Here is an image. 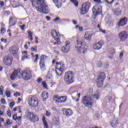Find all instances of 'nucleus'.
<instances>
[{
  "label": "nucleus",
  "mask_w": 128,
  "mask_h": 128,
  "mask_svg": "<svg viewBox=\"0 0 128 128\" xmlns=\"http://www.w3.org/2000/svg\"><path fill=\"white\" fill-rule=\"evenodd\" d=\"M30 2H32V8H36L38 12L44 14H48V6L44 4V0H30Z\"/></svg>",
  "instance_id": "f257e3e1"
},
{
  "label": "nucleus",
  "mask_w": 128,
  "mask_h": 128,
  "mask_svg": "<svg viewBox=\"0 0 128 128\" xmlns=\"http://www.w3.org/2000/svg\"><path fill=\"white\" fill-rule=\"evenodd\" d=\"M76 48H78L77 50L78 54H86V52L88 46L86 44V43L82 42V40H77Z\"/></svg>",
  "instance_id": "f03ea898"
},
{
  "label": "nucleus",
  "mask_w": 128,
  "mask_h": 128,
  "mask_svg": "<svg viewBox=\"0 0 128 128\" xmlns=\"http://www.w3.org/2000/svg\"><path fill=\"white\" fill-rule=\"evenodd\" d=\"M82 102L87 108H92L94 104V100L90 96L86 95L82 98Z\"/></svg>",
  "instance_id": "7ed1b4c3"
},
{
  "label": "nucleus",
  "mask_w": 128,
  "mask_h": 128,
  "mask_svg": "<svg viewBox=\"0 0 128 128\" xmlns=\"http://www.w3.org/2000/svg\"><path fill=\"white\" fill-rule=\"evenodd\" d=\"M51 36L54 40L56 42H54V44H60V35L58 32H56V30H52L51 31Z\"/></svg>",
  "instance_id": "20e7f679"
},
{
  "label": "nucleus",
  "mask_w": 128,
  "mask_h": 128,
  "mask_svg": "<svg viewBox=\"0 0 128 128\" xmlns=\"http://www.w3.org/2000/svg\"><path fill=\"white\" fill-rule=\"evenodd\" d=\"M28 104L30 106L36 108L38 106V99L35 96H30Z\"/></svg>",
  "instance_id": "39448f33"
},
{
  "label": "nucleus",
  "mask_w": 128,
  "mask_h": 128,
  "mask_svg": "<svg viewBox=\"0 0 128 128\" xmlns=\"http://www.w3.org/2000/svg\"><path fill=\"white\" fill-rule=\"evenodd\" d=\"M48 58V57L46 55L42 54L40 56V60L39 62V66H40L42 70L44 71L46 70V64H46V62L44 60H46Z\"/></svg>",
  "instance_id": "423d86ee"
},
{
  "label": "nucleus",
  "mask_w": 128,
  "mask_h": 128,
  "mask_svg": "<svg viewBox=\"0 0 128 128\" xmlns=\"http://www.w3.org/2000/svg\"><path fill=\"white\" fill-rule=\"evenodd\" d=\"M90 2H86V3H84L82 4V7L80 9V14H88V10L90 9Z\"/></svg>",
  "instance_id": "0eeeda50"
},
{
  "label": "nucleus",
  "mask_w": 128,
  "mask_h": 128,
  "mask_svg": "<svg viewBox=\"0 0 128 128\" xmlns=\"http://www.w3.org/2000/svg\"><path fill=\"white\" fill-rule=\"evenodd\" d=\"M26 116L28 118H30L32 122H38V117L37 116L34 114L28 112V111H26Z\"/></svg>",
  "instance_id": "6e6552de"
},
{
  "label": "nucleus",
  "mask_w": 128,
  "mask_h": 128,
  "mask_svg": "<svg viewBox=\"0 0 128 128\" xmlns=\"http://www.w3.org/2000/svg\"><path fill=\"white\" fill-rule=\"evenodd\" d=\"M70 42L67 41L66 42L65 46L62 47L61 52H62L63 54H68L70 50Z\"/></svg>",
  "instance_id": "1a4fd4ad"
},
{
  "label": "nucleus",
  "mask_w": 128,
  "mask_h": 128,
  "mask_svg": "<svg viewBox=\"0 0 128 128\" xmlns=\"http://www.w3.org/2000/svg\"><path fill=\"white\" fill-rule=\"evenodd\" d=\"M22 76L23 80H28L32 78V72L28 70L24 71L22 74Z\"/></svg>",
  "instance_id": "9d476101"
},
{
  "label": "nucleus",
  "mask_w": 128,
  "mask_h": 128,
  "mask_svg": "<svg viewBox=\"0 0 128 128\" xmlns=\"http://www.w3.org/2000/svg\"><path fill=\"white\" fill-rule=\"evenodd\" d=\"M118 38L121 42H124L128 38V34L126 31H122L118 34Z\"/></svg>",
  "instance_id": "9b49d317"
},
{
  "label": "nucleus",
  "mask_w": 128,
  "mask_h": 128,
  "mask_svg": "<svg viewBox=\"0 0 128 128\" xmlns=\"http://www.w3.org/2000/svg\"><path fill=\"white\" fill-rule=\"evenodd\" d=\"M62 112L64 116L67 117L70 116L74 114V112L70 108H63Z\"/></svg>",
  "instance_id": "f8f14e48"
},
{
  "label": "nucleus",
  "mask_w": 128,
  "mask_h": 128,
  "mask_svg": "<svg viewBox=\"0 0 128 128\" xmlns=\"http://www.w3.org/2000/svg\"><path fill=\"white\" fill-rule=\"evenodd\" d=\"M72 72L68 71L64 74V80H72L74 76H72Z\"/></svg>",
  "instance_id": "ddd939ff"
},
{
  "label": "nucleus",
  "mask_w": 128,
  "mask_h": 128,
  "mask_svg": "<svg viewBox=\"0 0 128 128\" xmlns=\"http://www.w3.org/2000/svg\"><path fill=\"white\" fill-rule=\"evenodd\" d=\"M9 52L10 54L14 56H18V48L14 46L10 48Z\"/></svg>",
  "instance_id": "4468645a"
},
{
  "label": "nucleus",
  "mask_w": 128,
  "mask_h": 128,
  "mask_svg": "<svg viewBox=\"0 0 128 128\" xmlns=\"http://www.w3.org/2000/svg\"><path fill=\"white\" fill-rule=\"evenodd\" d=\"M102 8L98 6V5H96L92 9V13L96 16H98L100 14Z\"/></svg>",
  "instance_id": "2eb2a0df"
},
{
  "label": "nucleus",
  "mask_w": 128,
  "mask_h": 128,
  "mask_svg": "<svg viewBox=\"0 0 128 128\" xmlns=\"http://www.w3.org/2000/svg\"><path fill=\"white\" fill-rule=\"evenodd\" d=\"M4 64H6V66H11L12 60L10 58V56H7L4 57Z\"/></svg>",
  "instance_id": "dca6fc26"
},
{
  "label": "nucleus",
  "mask_w": 128,
  "mask_h": 128,
  "mask_svg": "<svg viewBox=\"0 0 128 128\" xmlns=\"http://www.w3.org/2000/svg\"><path fill=\"white\" fill-rule=\"evenodd\" d=\"M128 24V18L124 17L120 19L118 23V26H124Z\"/></svg>",
  "instance_id": "f3484780"
},
{
  "label": "nucleus",
  "mask_w": 128,
  "mask_h": 128,
  "mask_svg": "<svg viewBox=\"0 0 128 128\" xmlns=\"http://www.w3.org/2000/svg\"><path fill=\"white\" fill-rule=\"evenodd\" d=\"M20 74V70H14V72H12L11 76H10V78L11 80H14L15 78H16V77L18 76V74Z\"/></svg>",
  "instance_id": "a211bd4d"
},
{
  "label": "nucleus",
  "mask_w": 128,
  "mask_h": 128,
  "mask_svg": "<svg viewBox=\"0 0 128 128\" xmlns=\"http://www.w3.org/2000/svg\"><path fill=\"white\" fill-rule=\"evenodd\" d=\"M110 125L112 128H116L118 126V121L116 118H113L112 120L110 122Z\"/></svg>",
  "instance_id": "6ab92c4d"
},
{
  "label": "nucleus",
  "mask_w": 128,
  "mask_h": 128,
  "mask_svg": "<svg viewBox=\"0 0 128 128\" xmlns=\"http://www.w3.org/2000/svg\"><path fill=\"white\" fill-rule=\"evenodd\" d=\"M103 45L104 44H102L100 43V42H99L97 43H95L94 44L93 48L94 50H98L102 48Z\"/></svg>",
  "instance_id": "aec40b11"
},
{
  "label": "nucleus",
  "mask_w": 128,
  "mask_h": 128,
  "mask_svg": "<svg viewBox=\"0 0 128 128\" xmlns=\"http://www.w3.org/2000/svg\"><path fill=\"white\" fill-rule=\"evenodd\" d=\"M52 124L56 126L60 124V118L58 116H54L52 119Z\"/></svg>",
  "instance_id": "412c9836"
},
{
  "label": "nucleus",
  "mask_w": 128,
  "mask_h": 128,
  "mask_svg": "<svg viewBox=\"0 0 128 128\" xmlns=\"http://www.w3.org/2000/svg\"><path fill=\"white\" fill-rule=\"evenodd\" d=\"M54 2L57 8H60L62 6V0H52Z\"/></svg>",
  "instance_id": "4be33fe9"
},
{
  "label": "nucleus",
  "mask_w": 128,
  "mask_h": 128,
  "mask_svg": "<svg viewBox=\"0 0 128 128\" xmlns=\"http://www.w3.org/2000/svg\"><path fill=\"white\" fill-rule=\"evenodd\" d=\"M104 78H106V74L104 72L100 73L98 76V80H104Z\"/></svg>",
  "instance_id": "5701e85b"
},
{
  "label": "nucleus",
  "mask_w": 128,
  "mask_h": 128,
  "mask_svg": "<svg viewBox=\"0 0 128 128\" xmlns=\"http://www.w3.org/2000/svg\"><path fill=\"white\" fill-rule=\"evenodd\" d=\"M62 70H64L62 69V66H60V68H56V72L58 76H62Z\"/></svg>",
  "instance_id": "b1692460"
},
{
  "label": "nucleus",
  "mask_w": 128,
  "mask_h": 128,
  "mask_svg": "<svg viewBox=\"0 0 128 128\" xmlns=\"http://www.w3.org/2000/svg\"><path fill=\"white\" fill-rule=\"evenodd\" d=\"M113 12L115 16H120L122 14V10H120V8L114 9Z\"/></svg>",
  "instance_id": "393cba45"
},
{
  "label": "nucleus",
  "mask_w": 128,
  "mask_h": 128,
  "mask_svg": "<svg viewBox=\"0 0 128 128\" xmlns=\"http://www.w3.org/2000/svg\"><path fill=\"white\" fill-rule=\"evenodd\" d=\"M92 34H88L86 32L84 34V38L87 40H90L92 39Z\"/></svg>",
  "instance_id": "a878e982"
},
{
  "label": "nucleus",
  "mask_w": 128,
  "mask_h": 128,
  "mask_svg": "<svg viewBox=\"0 0 128 128\" xmlns=\"http://www.w3.org/2000/svg\"><path fill=\"white\" fill-rule=\"evenodd\" d=\"M42 96L44 100H46L48 98V93L46 92H44L42 94Z\"/></svg>",
  "instance_id": "bb28decb"
},
{
  "label": "nucleus",
  "mask_w": 128,
  "mask_h": 128,
  "mask_svg": "<svg viewBox=\"0 0 128 128\" xmlns=\"http://www.w3.org/2000/svg\"><path fill=\"white\" fill-rule=\"evenodd\" d=\"M42 122L44 125V128H48V122H46V117H42Z\"/></svg>",
  "instance_id": "cd10ccee"
},
{
  "label": "nucleus",
  "mask_w": 128,
  "mask_h": 128,
  "mask_svg": "<svg viewBox=\"0 0 128 128\" xmlns=\"http://www.w3.org/2000/svg\"><path fill=\"white\" fill-rule=\"evenodd\" d=\"M45 80H52V75L50 73L48 72L47 76L44 77Z\"/></svg>",
  "instance_id": "c85d7f7f"
},
{
  "label": "nucleus",
  "mask_w": 128,
  "mask_h": 128,
  "mask_svg": "<svg viewBox=\"0 0 128 128\" xmlns=\"http://www.w3.org/2000/svg\"><path fill=\"white\" fill-rule=\"evenodd\" d=\"M66 100V98L64 96L60 97L58 102L61 104V102H64Z\"/></svg>",
  "instance_id": "c756f323"
},
{
  "label": "nucleus",
  "mask_w": 128,
  "mask_h": 128,
  "mask_svg": "<svg viewBox=\"0 0 128 128\" xmlns=\"http://www.w3.org/2000/svg\"><path fill=\"white\" fill-rule=\"evenodd\" d=\"M98 88H102L104 85V80H99L96 82Z\"/></svg>",
  "instance_id": "7c9ffc66"
},
{
  "label": "nucleus",
  "mask_w": 128,
  "mask_h": 128,
  "mask_svg": "<svg viewBox=\"0 0 128 128\" xmlns=\"http://www.w3.org/2000/svg\"><path fill=\"white\" fill-rule=\"evenodd\" d=\"M92 96L93 98H96V100H98V98H100V93L98 92L96 94H92Z\"/></svg>",
  "instance_id": "2f4dec72"
},
{
  "label": "nucleus",
  "mask_w": 128,
  "mask_h": 128,
  "mask_svg": "<svg viewBox=\"0 0 128 128\" xmlns=\"http://www.w3.org/2000/svg\"><path fill=\"white\" fill-rule=\"evenodd\" d=\"M70 1L72 2V4H74L76 6V8H78V2L76 0H70Z\"/></svg>",
  "instance_id": "473e14b6"
},
{
  "label": "nucleus",
  "mask_w": 128,
  "mask_h": 128,
  "mask_svg": "<svg viewBox=\"0 0 128 128\" xmlns=\"http://www.w3.org/2000/svg\"><path fill=\"white\" fill-rule=\"evenodd\" d=\"M60 97L58 96V95H55L54 96V100H56V102H58Z\"/></svg>",
  "instance_id": "72a5a7b5"
},
{
  "label": "nucleus",
  "mask_w": 128,
  "mask_h": 128,
  "mask_svg": "<svg viewBox=\"0 0 128 128\" xmlns=\"http://www.w3.org/2000/svg\"><path fill=\"white\" fill-rule=\"evenodd\" d=\"M38 46H34V48L32 47L30 48V50L32 52H38Z\"/></svg>",
  "instance_id": "f704fd0d"
},
{
  "label": "nucleus",
  "mask_w": 128,
  "mask_h": 128,
  "mask_svg": "<svg viewBox=\"0 0 128 128\" xmlns=\"http://www.w3.org/2000/svg\"><path fill=\"white\" fill-rule=\"evenodd\" d=\"M42 86L43 88H48V85L46 84V82L45 81L42 82Z\"/></svg>",
  "instance_id": "c9c22d12"
},
{
  "label": "nucleus",
  "mask_w": 128,
  "mask_h": 128,
  "mask_svg": "<svg viewBox=\"0 0 128 128\" xmlns=\"http://www.w3.org/2000/svg\"><path fill=\"white\" fill-rule=\"evenodd\" d=\"M12 124V120H10L8 119L6 120V124L7 126H8L10 124Z\"/></svg>",
  "instance_id": "e433bc0d"
},
{
  "label": "nucleus",
  "mask_w": 128,
  "mask_h": 128,
  "mask_svg": "<svg viewBox=\"0 0 128 128\" xmlns=\"http://www.w3.org/2000/svg\"><path fill=\"white\" fill-rule=\"evenodd\" d=\"M114 0H105L106 2L108 4H112L114 2Z\"/></svg>",
  "instance_id": "4c0bfd02"
},
{
  "label": "nucleus",
  "mask_w": 128,
  "mask_h": 128,
  "mask_svg": "<svg viewBox=\"0 0 128 128\" xmlns=\"http://www.w3.org/2000/svg\"><path fill=\"white\" fill-rule=\"evenodd\" d=\"M7 116H9V118H12V112H10V110H8L7 111Z\"/></svg>",
  "instance_id": "58836bf2"
},
{
  "label": "nucleus",
  "mask_w": 128,
  "mask_h": 128,
  "mask_svg": "<svg viewBox=\"0 0 128 128\" xmlns=\"http://www.w3.org/2000/svg\"><path fill=\"white\" fill-rule=\"evenodd\" d=\"M2 90H4V87L2 86H0V95L2 96L4 94V92H2Z\"/></svg>",
  "instance_id": "ea45409f"
},
{
  "label": "nucleus",
  "mask_w": 128,
  "mask_h": 128,
  "mask_svg": "<svg viewBox=\"0 0 128 128\" xmlns=\"http://www.w3.org/2000/svg\"><path fill=\"white\" fill-rule=\"evenodd\" d=\"M6 96H7V98H10V92L6 91Z\"/></svg>",
  "instance_id": "a19ab883"
},
{
  "label": "nucleus",
  "mask_w": 128,
  "mask_h": 128,
  "mask_svg": "<svg viewBox=\"0 0 128 128\" xmlns=\"http://www.w3.org/2000/svg\"><path fill=\"white\" fill-rule=\"evenodd\" d=\"M12 22H14V17L11 16L9 19L8 24H10Z\"/></svg>",
  "instance_id": "79ce46f5"
},
{
  "label": "nucleus",
  "mask_w": 128,
  "mask_h": 128,
  "mask_svg": "<svg viewBox=\"0 0 128 128\" xmlns=\"http://www.w3.org/2000/svg\"><path fill=\"white\" fill-rule=\"evenodd\" d=\"M65 82L66 84H72V82H74V81L72 80H66Z\"/></svg>",
  "instance_id": "37998d69"
},
{
  "label": "nucleus",
  "mask_w": 128,
  "mask_h": 128,
  "mask_svg": "<svg viewBox=\"0 0 128 128\" xmlns=\"http://www.w3.org/2000/svg\"><path fill=\"white\" fill-rule=\"evenodd\" d=\"M19 26H20V28L22 30H24V28H26V24H24L22 26L20 25Z\"/></svg>",
  "instance_id": "c03bdc74"
},
{
  "label": "nucleus",
  "mask_w": 128,
  "mask_h": 128,
  "mask_svg": "<svg viewBox=\"0 0 128 128\" xmlns=\"http://www.w3.org/2000/svg\"><path fill=\"white\" fill-rule=\"evenodd\" d=\"M14 96L18 97V96H20V93L18 92L14 93Z\"/></svg>",
  "instance_id": "a18cd8bd"
},
{
  "label": "nucleus",
  "mask_w": 128,
  "mask_h": 128,
  "mask_svg": "<svg viewBox=\"0 0 128 128\" xmlns=\"http://www.w3.org/2000/svg\"><path fill=\"white\" fill-rule=\"evenodd\" d=\"M1 42H4V44H6L8 42V40L6 39H4V38H2L0 39Z\"/></svg>",
  "instance_id": "49530a36"
},
{
  "label": "nucleus",
  "mask_w": 128,
  "mask_h": 128,
  "mask_svg": "<svg viewBox=\"0 0 128 128\" xmlns=\"http://www.w3.org/2000/svg\"><path fill=\"white\" fill-rule=\"evenodd\" d=\"M28 36H30V38H32V33L30 32V31L28 30Z\"/></svg>",
  "instance_id": "de8ad7c7"
},
{
  "label": "nucleus",
  "mask_w": 128,
  "mask_h": 128,
  "mask_svg": "<svg viewBox=\"0 0 128 128\" xmlns=\"http://www.w3.org/2000/svg\"><path fill=\"white\" fill-rule=\"evenodd\" d=\"M35 56L36 58L34 60V62H38V54H36Z\"/></svg>",
  "instance_id": "09e8293b"
},
{
  "label": "nucleus",
  "mask_w": 128,
  "mask_h": 128,
  "mask_svg": "<svg viewBox=\"0 0 128 128\" xmlns=\"http://www.w3.org/2000/svg\"><path fill=\"white\" fill-rule=\"evenodd\" d=\"M10 14V11H5L4 12V16H8Z\"/></svg>",
  "instance_id": "8fccbe9b"
},
{
  "label": "nucleus",
  "mask_w": 128,
  "mask_h": 128,
  "mask_svg": "<svg viewBox=\"0 0 128 128\" xmlns=\"http://www.w3.org/2000/svg\"><path fill=\"white\" fill-rule=\"evenodd\" d=\"M14 102H12L10 104V108H14Z\"/></svg>",
  "instance_id": "3c124183"
},
{
  "label": "nucleus",
  "mask_w": 128,
  "mask_h": 128,
  "mask_svg": "<svg viewBox=\"0 0 128 128\" xmlns=\"http://www.w3.org/2000/svg\"><path fill=\"white\" fill-rule=\"evenodd\" d=\"M46 116H50V112H48V111H46Z\"/></svg>",
  "instance_id": "603ef678"
},
{
  "label": "nucleus",
  "mask_w": 128,
  "mask_h": 128,
  "mask_svg": "<svg viewBox=\"0 0 128 128\" xmlns=\"http://www.w3.org/2000/svg\"><path fill=\"white\" fill-rule=\"evenodd\" d=\"M1 102L2 104H6V100L4 98L1 99Z\"/></svg>",
  "instance_id": "864d4df0"
},
{
  "label": "nucleus",
  "mask_w": 128,
  "mask_h": 128,
  "mask_svg": "<svg viewBox=\"0 0 128 128\" xmlns=\"http://www.w3.org/2000/svg\"><path fill=\"white\" fill-rule=\"evenodd\" d=\"M94 2H96V4H100L102 3V2H100V0H93Z\"/></svg>",
  "instance_id": "5fc2aeb1"
},
{
  "label": "nucleus",
  "mask_w": 128,
  "mask_h": 128,
  "mask_svg": "<svg viewBox=\"0 0 128 128\" xmlns=\"http://www.w3.org/2000/svg\"><path fill=\"white\" fill-rule=\"evenodd\" d=\"M18 118V116H16V114H14L12 118L14 120H16V118Z\"/></svg>",
  "instance_id": "6e6d98bb"
},
{
  "label": "nucleus",
  "mask_w": 128,
  "mask_h": 128,
  "mask_svg": "<svg viewBox=\"0 0 128 128\" xmlns=\"http://www.w3.org/2000/svg\"><path fill=\"white\" fill-rule=\"evenodd\" d=\"M124 56V52H121L120 54V56H119V58H120V60L122 58V56Z\"/></svg>",
  "instance_id": "4d7b16f0"
},
{
  "label": "nucleus",
  "mask_w": 128,
  "mask_h": 128,
  "mask_svg": "<svg viewBox=\"0 0 128 128\" xmlns=\"http://www.w3.org/2000/svg\"><path fill=\"white\" fill-rule=\"evenodd\" d=\"M60 20V17H57L54 19V22H58V20Z\"/></svg>",
  "instance_id": "13d9d810"
},
{
  "label": "nucleus",
  "mask_w": 128,
  "mask_h": 128,
  "mask_svg": "<svg viewBox=\"0 0 128 128\" xmlns=\"http://www.w3.org/2000/svg\"><path fill=\"white\" fill-rule=\"evenodd\" d=\"M0 6H4V2L1 1L0 2Z\"/></svg>",
  "instance_id": "bf43d9fd"
},
{
  "label": "nucleus",
  "mask_w": 128,
  "mask_h": 128,
  "mask_svg": "<svg viewBox=\"0 0 128 128\" xmlns=\"http://www.w3.org/2000/svg\"><path fill=\"white\" fill-rule=\"evenodd\" d=\"M72 22L74 24H78V22L76 20H72Z\"/></svg>",
  "instance_id": "052dcab7"
},
{
  "label": "nucleus",
  "mask_w": 128,
  "mask_h": 128,
  "mask_svg": "<svg viewBox=\"0 0 128 128\" xmlns=\"http://www.w3.org/2000/svg\"><path fill=\"white\" fill-rule=\"evenodd\" d=\"M4 32H6V29H4V28H1V32H2V34H4Z\"/></svg>",
  "instance_id": "680f3d73"
},
{
  "label": "nucleus",
  "mask_w": 128,
  "mask_h": 128,
  "mask_svg": "<svg viewBox=\"0 0 128 128\" xmlns=\"http://www.w3.org/2000/svg\"><path fill=\"white\" fill-rule=\"evenodd\" d=\"M46 18L47 20H50V17L48 16H46Z\"/></svg>",
  "instance_id": "e2e57ef3"
},
{
  "label": "nucleus",
  "mask_w": 128,
  "mask_h": 128,
  "mask_svg": "<svg viewBox=\"0 0 128 128\" xmlns=\"http://www.w3.org/2000/svg\"><path fill=\"white\" fill-rule=\"evenodd\" d=\"M16 26V23H13L12 24H10L9 28H12V26Z\"/></svg>",
  "instance_id": "0e129e2a"
},
{
  "label": "nucleus",
  "mask_w": 128,
  "mask_h": 128,
  "mask_svg": "<svg viewBox=\"0 0 128 128\" xmlns=\"http://www.w3.org/2000/svg\"><path fill=\"white\" fill-rule=\"evenodd\" d=\"M22 120V116H21L17 117V118H16L17 120Z\"/></svg>",
  "instance_id": "69168bd1"
},
{
  "label": "nucleus",
  "mask_w": 128,
  "mask_h": 128,
  "mask_svg": "<svg viewBox=\"0 0 128 128\" xmlns=\"http://www.w3.org/2000/svg\"><path fill=\"white\" fill-rule=\"evenodd\" d=\"M4 112L0 110V116H4Z\"/></svg>",
  "instance_id": "338daca9"
},
{
  "label": "nucleus",
  "mask_w": 128,
  "mask_h": 128,
  "mask_svg": "<svg viewBox=\"0 0 128 128\" xmlns=\"http://www.w3.org/2000/svg\"><path fill=\"white\" fill-rule=\"evenodd\" d=\"M82 30H83L82 27H80L78 28V30H80V32H82Z\"/></svg>",
  "instance_id": "774afa93"
}]
</instances>
